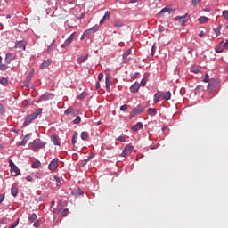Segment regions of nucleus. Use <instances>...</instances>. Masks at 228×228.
<instances>
[{"label": "nucleus", "mask_w": 228, "mask_h": 228, "mask_svg": "<svg viewBox=\"0 0 228 228\" xmlns=\"http://www.w3.org/2000/svg\"><path fill=\"white\" fill-rule=\"evenodd\" d=\"M28 146H29V149L37 151H40V149H44V147H45V142H44L40 139H36L32 142H30Z\"/></svg>", "instance_id": "obj_1"}, {"label": "nucleus", "mask_w": 228, "mask_h": 228, "mask_svg": "<svg viewBox=\"0 0 228 228\" xmlns=\"http://www.w3.org/2000/svg\"><path fill=\"white\" fill-rule=\"evenodd\" d=\"M9 167H11V175L12 177H17V175H20V169L13 163L12 159L9 160Z\"/></svg>", "instance_id": "obj_2"}, {"label": "nucleus", "mask_w": 228, "mask_h": 228, "mask_svg": "<svg viewBox=\"0 0 228 228\" xmlns=\"http://www.w3.org/2000/svg\"><path fill=\"white\" fill-rule=\"evenodd\" d=\"M219 83L218 79H211L208 83V91L210 92V94L216 92V86H218Z\"/></svg>", "instance_id": "obj_3"}, {"label": "nucleus", "mask_w": 228, "mask_h": 228, "mask_svg": "<svg viewBox=\"0 0 228 228\" xmlns=\"http://www.w3.org/2000/svg\"><path fill=\"white\" fill-rule=\"evenodd\" d=\"M143 111H145V107L143 105H138L130 112V118L140 115V113H143Z\"/></svg>", "instance_id": "obj_4"}, {"label": "nucleus", "mask_w": 228, "mask_h": 228, "mask_svg": "<svg viewBox=\"0 0 228 228\" xmlns=\"http://www.w3.org/2000/svg\"><path fill=\"white\" fill-rule=\"evenodd\" d=\"M41 111H36L30 115H28L27 118H25L24 126H29L31 124L32 120H34L36 118H37L40 115Z\"/></svg>", "instance_id": "obj_5"}, {"label": "nucleus", "mask_w": 228, "mask_h": 228, "mask_svg": "<svg viewBox=\"0 0 228 228\" xmlns=\"http://www.w3.org/2000/svg\"><path fill=\"white\" fill-rule=\"evenodd\" d=\"M52 99H54V94L45 93L43 95L39 97L38 102H40L41 101H51Z\"/></svg>", "instance_id": "obj_6"}, {"label": "nucleus", "mask_w": 228, "mask_h": 228, "mask_svg": "<svg viewBox=\"0 0 228 228\" xmlns=\"http://www.w3.org/2000/svg\"><path fill=\"white\" fill-rule=\"evenodd\" d=\"M131 56H133V54L131 53V48H130L123 53L124 63H129V61L131 60Z\"/></svg>", "instance_id": "obj_7"}, {"label": "nucleus", "mask_w": 228, "mask_h": 228, "mask_svg": "<svg viewBox=\"0 0 228 228\" xmlns=\"http://www.w3.org/2000/svg\"><path fill=\"white\" fill-rule=\"evenodd\" d=\"M56 168H58V159H53L48 165V169L51 170V172H54Z\"/></svg>", "instance_id": "obj_8"}, {"label": "nucleus", "mask_w": 228, "mask_h": 228, "mask_svg": "<svg viewBox=\"0 0 228 228\" xmlns=\"http://www.w3.org/2000/svg\"><path fill=\"white\" fill-rule=\"evenodd\" d=\"M26 41H16L14 47L15 49H22L23 51H26Z\"/></svg>", "instance_id": "obj_9"}, {"label": "nucleus", "mask_w": 228, "mask_h": 228, "mask_svg": "<svg viewBox=\"0 0 228 228\" xmlns=\"http://www.w3.org/2000/svg\"><path fill=\"white\" fill-rule=\"evenodd\" d=\"M76 37V33H72L63 43L62 47H68V45H70L72 44V40H74V37Z\"/></svg>", "instance_id": "obj_10"}, {"label": "nucleus", "mask_w": 228, "mask_h": 228, "mask_svg": "<svg viewBox=\"0 0 228 228\" xmlns=\"http://www.w3.org/2000/svg\"><path fill=\"white\" fill-rule=\"evenodd\" d=\"M13 60H15V56H13V53H9L5 54V63H7V65H10L12 61H13Z\"/></svg>", "instance_id": "obj_11"}, {"label": "nucleus", "mask_w": 228, "mask_h": 228, "mask_svg": "<svg viewBox=\"0 0 228 228\" xmlns=\"http://www.w3.org/2000/svg\"><path fill=\"white\" fill-rule=\"evenodd\" d=\"M181 19H184L183 20L180 21L182 26H184L185 22H188V19H190V17L188 16V14H185L184 16H177L175 18L176 20H181Z\"/></svg>", "instance_id": "obj_12"}, {"label": "nucleus", "mask_w": 228, "mask_h": 228, "mask_svg": "<svg viewBox=\"0 0 228 228\" xmlns=\"http://www.w3.org/2000/svg\"><path fill=\"white\" fill-rule=\"evenodd\" d=\"M225 49V46L224 45V41H222L218 46L215 48L216 53H224V50Z\"/></svg>", "instance_id": "obj_13"}, {"label": "nucleus", "mask_w": 228, "mask_h": 228, "mask_svg": "<svg viewBox=\"0 0 228 228\" xmlns=\"http://www.w3.org/2000/svg\"><path fill=\"white\" fill-rule=\"evenodd\" d=\"M111 79V76H110V74H107L105 77V86H106V90L107 92H110V81Z\"/></svg>", "instance_id": "obj_14"}, {"label": "nucleus", "mask_w": 228, "mask_h": 228, "mask_svg": "<svg viewBox=\"0 0 228 228\" xmlns=\"http://www.w3.org/2000/svg\"><path fill=\"white\" fill-rule=\"evenodd\" d=\"M111 79V76H110V74H107L105 77V86H106V90L107 92H110V81Z\"/></svg>", "instance_id": "obj_15"}, {"label": "nucleus", "mask_w": 228, "mask_h": 228, "mask_svg": "<svg viewBox=\"0 0 228 228\" xmlns=\"http://www.w3.org/2000/svg\"><path fill=\"white\" fill-rule=\"evenodd\" d=\"M139 129H143V123L142 122H138L137 124L134 125L132 126V130L133 131H138Z\"/></svg>", "instance_id": "obj_16"}, {"label": "nucleus", "mask_w": 228, "mask_h": 228, "mask_svg": "<svg viewBox=\"0 0 228 228\" xmlns=\"http://www.w3.org/2000/svg\"><path fill=\"white\" fill-rule=\"evenodd\" d=\"M162 95H163V93L161 91L157 92L154 94V98H153L154 102H159V99H161Z\"/></svg>", "instance_id": "obj_17"}, {"label": "nucleus", "mask_w": 228, "mask_h": 228, "mask_svg": "<svg viewBox=\"0 0 228 228\" xmlns=\"http://www.w3.org/2000/svg\"><path fill=\"white\" fill-rule=\"evenodd\" d=\"M171 12H172V9H171V8L166 7V8H163V9L159 12V17H163V15H165V13H171Z\"/></svg>", "instance_id": "obj_18"}, {"label": "nucleus", "mask_w": 228, "mask_h": 228, "mask_svg": "<svg viewBox=\"0 0 228 228\" xmlns=\"http://www.w3.org/2000/svg\"><path fill=\"white\" fill-rule=\"evenodd\" d=\"M110 15H111V12H110L109 11H107V12H105L104 16L101 19L100 24H103V23L105 22L106 19H110Z\"/></svg>", "instance_id": "obj_19"}, {"label": "nucleus", "mask_w": 228, "mask_h": 228, "mask_svg": "<svg viewBox=\"0 0 228 228\" xmlns=\"http://www.w3.org/2000/svg\"><path fill=\"white\" fill-rule=\"evenodd\" d=\"M162 98L164 101H170L172 99V93L170 91L166 92L163 95Z\"/></svg>", "instance_id": "obj_20"}, {"label": "nucleus", "mask_w": 228, "mask_h": 228, "mask_svg": "<svg viewBox=\"0 0 228 228\" xmlns=\"http://www.w3.org/2000/svg\"><path fill=\"white\" fill-rule=\"evenodd\" d=\"M99 26L94 25L93 28H89L88 30H86L84 35H88V33H95L97 32Z\"/></svg>", "instance_id": "obj_21"}, {"label": "nucleus", "mask_w": 228, "mask_h": 228, "mask_svg": "<svg viewBox=\"0 0 228 228\" xmlns=\"http://www.w3.org/2000/svg\"><path fill=\"white\" fill-rule=\"evenodd\" d=\"M124 27V22L120 20H116L114 21V28H123Z\"/></svg>", "instance_id": "obj_22"}, {"label": "nucleus", "mask_w": 228, "mask_h": 228, "mask_svg": "<svg viewBox=\"0 0 228 228\" xmlns=\"http://www.w3.org/2000/svg\"><path fill=\"white\" fill-rule=\"evenodd\" d=\"M191 72H192L193 74H199L200 72V66H192Z\"/></svg>", "instance_id": "obj_23"}, {"label": "nucleus", "mask_w": 228, "mask_h": 228, "mask_svg": "<svg viewBox=\"0 0 228 228\" xmlns=\"http://www.w3.org/2000/svg\"><path fill=\"white\" fill-rule=\"evenodd\" d=\"M49 65H51V60H46L45 61H43V63L41 64V69H47V67H49Z\"/></svg>", "instance_id": "obj_24"}, {"label": "nucleus", "mask_w": 228, "mask_h": 228, "mask_svg": "<svg viewBox=\"0 0 228 228\" xmlns=\"http://www.w3.org/2000/svg\"><path fill=\"white\" fill-rule=\"evenodd\" d=\"M147 112H148V115H151V117H155L157 110L154 108H149Z\"/></svg>", "instance_id": "obj_25"}, {"label": "nucleus", "mask_w": 228, "mask_h": 228, "mask_svg": "<svg viewBox=\"0 0 228 228\" xmlns=\"http://www.w3.org/2000/svg\"><path fill=\"white\" fill-rule=\"evenodd\" d=\"M139 90H140V84H138V83L134 84V85L132 86V87H131V91H132V92L136 93V92H138Z\"/></svg>", "instance_id": "obj_26"}, {"label": "nucleus", "mask_w": 228, "mask_h": 228, "mask_svg": "<svg viewBox=\"0 0 228 228\" xmlns=\"http://www.w3.org/2000/svg\"><path fill=\"white\" fill-rule=\"evenodd\" d=\"M208 20H209V18H208L206 16H201L199 18L200 24H206V22H208Z\"/></svg>", "instance_id": "obj_27"}, {"label": "nucleus", "mask_w": 228, "mask_h": 228, "mask_svg": "<svg viewBox=\"0 0 228 228\" xmlns=\"http://www.w3.org/2000/svg\"><path fill=\"white\" fill-rule=\"evenodd\" d=\"M86 60H88V55L82 56L77 59V63H79L81 65V63H85V61H86Z\"/></svg>", "instance_id": "obj_28"}, {"label": "nucleus", "mask_w": 228, "mask_h": 228, "mask_svg": "<svg viewBox=\"0 0 228 228\" xmlns=\"http://www.w3.org/2000/svg\"><path fill=\"white\" fill-rule=\"evenodd\" d=\"M11 193L12 197H17V195L19 194V189H17V187H12Z\"/></svg>", "instance_id": "obj_29"}, {"label": "nucleus", "mask_w": 228, "mask_h": 228, "mask_svg": "<svg viewBox=\"0 0 228 228\" xmlns=\"http://www.w3.org/2000/svg\"><path fill=\"white\" fill-rule=\"evenodd\" d=\"M51 140L53 144L60 145V141H58V138L56 137V135H52Z\"/></svg>", "instance_id": "obj_30"}, {"label": "nucleus", "mask_w": 228, "mask_h": 228, "mask_svg": "<svg viewBox=\"0 0 228 228\" xmlns=\"http://www.w3.org/2000/svg\"><path fill=\"white\" fill-rule=\"evenodd\" d=\"M41 163L39 160H36L35 162L32 163L31 168H38L40 167Z\"/></svg>", "instance_id": "obj_31"}, {"label": "nucleus", "mask_w": 228, "mask_h": 228, "mask_svg": "<svg viewBox=\"0 0 228 228\" xmlns=\"http://www.w3.org/2000/svg\"><path fill=\"white\" fill-rule=\"evenodd\" d=\"M1 85H3V86H6L8 85V78L6 77H2L0 80Z\"/></svg>", "instance_id": "obj_32"}, {"label": "nucleus", "mask_w": 228, "mask_h": 228, "mask_svg": "<svg viewBox=\"0 0 228 228\" xmlns=\"http://www.w3.org/2000/svg\"><path fill=\"white\" fill-rule=\"evenodd\" d=\"M125 149L127 152H133V151H134V146L127 145Z\"/></svg>", "instance_id": "obj_33"}, {"label": "nucleus", "mask_w": 228, "mask_h": 228, "mask_svg": "<svg viewBox=\"0 0 228 228\" xmlns=\"http://www.w3.org/2000/svg\"><path fill=\"white\" fill-rule=\"evenodd\" d=\"M88 138V132H82L81 133V139L86 140Z\"/></svg>", "instance_id": "obj_34"}, {"label": "nucleus", "mask_w": 228, "mask_h": 228, "mask_svg": "<svg viewBox=\"0 0 228 228\" xmlns=\"http://www.w3.org/2000/svg\"><path fill=\"white\" fill-rule=\"evenodd\" d=\"M81 123V117L77 116L74 120L73 124L77 125Z\"/></svg>", "instance_id": "obj_35"}, {"label": "nucleus", "mask_w": 228, "mask_h": 228, "mask_svg": "<svg viewBox=\"0 0 228 228\" xmlns=\"http://www.w3.org/2000/svg\"><path fill=\"white\" fill-rule=\"evenodd\" d=\"M53 179L55 180V182L57 183V186H61V182L60 180V177L54 175Z\"/></svg>", "instance_id": "obj_36"}, {"label": "nucleus", "mask_w": 228, "mask_h": 228, "mask_svg": "<svg viewBox=\"0 0 228 228\" xmlns=\"http://www.w3.org/2000/svg\"><path fill=\"white\" fill-rule=\"evenodd\" d=\"M68 213H69V208L63 209L61 212V216H63L65 218V216H67Z\"/></svg>", "instance_id": "obj_37"}, {"label": "nucleus", "mask_w": 228, "mask_h": 228, "mask_svg": "<svg viewBox=\"0 0 228 228\" xmlns=\"http://www.w3.org/2000/svg\"><path fill=\"white\" fill-rule=\"evenodd\" d=\"M203 83H209V74H205V77L203 79Z\"/></svg>", "instance_id": "obj_38"}, {"label": "nucleus", "mask_w": 228, "mask_h": 228, "mask_svg": "<svg viewBox=\"0 0 228 228\" xmlns=\"http://www.w3.org/2000/svg\"><path fill=\"white\" fill-rule=\"evenodd\" d=\"M30 222H35L37 220V214L33 213L29 217Z\"/></svg>", "instance_id": "obj_39"}, {"label": "nucleus", "mask_w": 228, "mask_h": 228, "mask_svg": "<svg viewBox=\"0 0 228 228\" xmlns=\"http://www.w3.org/2000/svg\"><path fill=\"white\" fill-rule=\"evenodd\" d=\"M35 177H36V179H42V174L40 172H36Z\"/></svg>", "instance_id": "obj_40"}, {"label": "nucleus", "mask_w": 228, "mask_h": 228, "mask_svg": "<svg viewBox=\"0 0 228 228\" xmlns=\"http://www.w3.org/2000/svg\"><path fill=\"white\" fill-rule=\"evenodd\" d=\"M223 17H224V19H228V10H224V11H223Z\"/></svg>", "instance_id": "obj_41"}, {"label": "nucleus", "mask_w": 228, "mask_h": 228, "mask_svg": "<svg viewBox=\"0 0 228 228\" xmlns=\"http://www.w3.org/2000/svg\"><path fill=\"white\" fill-rule=\"evenodd\" d=\"M200 1H202V0H192L191 1L192 6H197V4H199Z\"/></svg>", "instance_id": "obj_42"}, {"label": "nucleus", "mask_w": 228, "mask_h": 228, "mask_svg": "<svg viewBox=\"0 0 228 228\" xmlns=\"http://www.w3.org/2000/svg\"><path fill=\"white\" fill-rule=\"evenodd\" d=\"M127 154H129V152L126 151V149H124L123 151H122V153H121V156H122V158H126V157L127 156Z\"/></svg>", "instance_id": "obj_43"}, {"label": "nucleus", "mask_w": 228, "mask_h": 228, "mask_svg": "<svg viewBox=\"0 0 228 228\" xmlns=\"http://www.w3.org/2000/svg\"><path fill=\"white\" fill-rule=\"evenodd\" d=\"M127 108H128V106L127 105H122L121 107H120V111H127Z\"/></svg>", "instance_id": "obj_44"}, {"label": "nucleus", "mask_w": 228, "mask_h": 228, "mask_svg": "<svg viewBox=\"0 0 228 228\" xmlns=\"http://www.w3.org/2000/svg\"><path fill=\"white\" fill-rule=\"evenodd\" d=\"M72 113V108H69L65 110L64 115H70Z\"/></svg>", "instance_id": "obj_45"}, {"label": "nucleus", "mask_w": 228, "mask_h": 228, "mask_svg": "<svg viewBox=\"0 0 228 228\" xmlns=\"http://www.w3.org/2000/svg\"><path fill=\"white\" fill-rule=\"evenodd\" d=\"M31 138V134H28L23 140H25L27 142H29V139Z\"/></svg>", "instance_id": "obj_46"}, {"label": "nucleus", "mask_w": 228, "mask_h": 228, "mask_svg": "<svg viewBox=\"0 0 228 228\" xmlns=\"http://www.w3.org/2000/svg\"><path fill=\"white\" fill-rule=\"evenodd\" d=\"M8 69V66L6 64H0V70H6Z\"/></svg>", "instance_id": "obj_47"}, {"label": "nucleus", "mask_w": 228, "mask_h": 228, "mask_svg": "<svg viewBox=\"0 0 228 228\" xmlns=\"http://www.w3.org/2000/svg\"><path fill=\"white\" fill-rule=\"evenodd\" d=\"M214 32L216 33V37L220 35V28H214Z\"/></svg>", "instance_id": "obj_48"}, {"label": "nucleus", "mask_w": 228, "mask_h": 228, "mask_svg": "<svg viewBox=\"0 0 228 228\" xmlns=\"http://www.w3.org/2000/svg\"><path fill=\"white\" fill-rule=\"evenodd\" d=\"M40 224H41L40 220L36 221V222L34 223V227H36V228L40 227Z\"/></svg>", "instance_id": "obj_49"}, {"label": "nucleus", "mask_w": 228, "mask_h": 228, "mask_svg": "<svg viewBox=\"0 0 228 228\" xmlns=\"http://www.w3.org/2000/svg\"><path fill=\"white\" fill-rule=\"evenodd\" d=\"M29 81H31V77H28L25 82H24V86H29Z\"/></svg>", "instance_id": "obj_50"}, {"label": "nucleus", "mask_w": 228, "mask_h": 228, "mask_svg": "<svg viewBox=\"0 0 228 228\" xmlns=\"http://www.w3.org/2000/svg\"><path fill=\"white\" fill-rule=\"evenodd\" d=\"M2 113H4V106L0 103V115H2Z\"/></svg>", "instance_id": "obj_51"}, {"label": "nucleus", "mask_w": 228, "mask_h": 228, "mask_svg": "<svg viewBox=\"0 0 228 228\" xmlns=\"http://www.w3.org/2000/svg\"><path fill=\"white\" fill-rule=\"evenodd\" d=\"M88 161H90V157H88V159L83 160L82 167H85V165H86V163H88Z\"/></svg>", "instance_id": "obj_52"}, {"label": "nucleus", "mask_w": 228, "mask_h": 228, "mask_svg": "<svg viewBox=\"0 0 228 228\" xmlns=\"http://www.w3.org/2000/svg\"><path fill=\"white\" fill-rule=\"evenodd\" d=\"M154 53H156V45H153V46L151 47V54L152 56H154Z\"/></svg>", "instance_id": "obj_53"}, {"label": "nucleus", "mask_w": 228, "mask_h": 228, "mask_svg": "<svg viewBox=\"0 0 228 228\" xmlns=\"http://www.w3.org/2000/svg\"><path fill=\"white\" fill-rule=\"evenodd\" d=\"M118 142H126V137H124V136H119V137L118 138Z\"/></svg>", "instance_id": "obj_54"}, {"label": "nucleus", "mask_w": 228, "mask_h": 228, "mask_svg": "<svg viewBox=\"0 0 228 228\" xmlns=\"http://www.w3.org/2000/svg\"><path fill=\"white\" fill-rule=\"evenodd\" d=\"M28 142L23 139L20 143H19V145L20 146H24V145H26Z\"/></svg>", "instance_id": "obj_55"}, {"label": "nucleus", "mask_w": 228, "mask_h": 228, "mask_svg": "<svg viewBox=\"0 0 228 228\" xmlns=\"http://www.w3.org/2000/svg\"><path fill=\"white\" fill-rule=\"evenodd\" d=\"M102 77H104V74L100 73V74L98 75V81H101V80L102 79Z\"/></svg>", "instance_id": "obj_56"}, {"label": "nucleus", "mask_w": 228, "mask_h": 228, "mask_svg": "<svg viewBox=\"0 0 228 228\" xmlns=\"http://www.w3.org/2000/svg\"><path fill=\"white\" fill-rule=\"evenodd\" d=\"M26 181H28L29 183H31V181H33V178L30 175H28L26 177Z\"/></svg>", "instance_id": "obj_57"}, {"label": "nucleus", "mask_w": 228, "mask_h": 228, "mask_svg": "<svg viewBox=\"0 0 228 228\" xmlns=\"http://www.w3.org/2000/svg\"><path fill=\"white\" fill-rule=\"evenodd\" d=\"M3 200H4V194L0 195V204L3 202Z\"/></svg>", "instance_id": "obj_58"}, {"label": "nucleus", "mask_w": 228, "mask_h": 228, "mask_svg": "<svg viewBox=\"0 0 228 228\" xmlns=\"http://www.w3.org/2000/svg\"><path fill=\"white\" fill-rule=\"evenodd\" d=\"M159 31L161 33L163 31H165V28H163V26H159Z\"/></svg>", "instance_id": "obj_59"}, {"label": "nucleus", "mask_w": 228, "mask_h": 228, "mask_svg": "<svg viewBox=\"0 0 228 228\" xmlns=\"http://www.w3.org/2000/svg\"><path fill=\"white\" fill-rule=\"evenodd\" d=\"M146 81H145V79H142V81H141V86H145V85H146Z\"/></svg>", "instance_id": "obj_60"}, {"label": "nucleus", "mask_w": 228, "mask_h": 228, "mask_svg": "<svg viewBox=\"0 0 228 228\" xmlns=\"http://www.w3.org/2000/svg\"><path fill=\"white\" fill-rule=\"evenodd\" d=\"M95 88H96V90H99V88H101V83L97 82Z\"/></svg>", "instance_id": "obj_61"}, {"label": "nucleus", "mask_w": 228, "mask_h": 228, "mask_svg": "<svg viewBox=\"0 0 228 228\" xmlns=\"http://www.w3.org/2000/svg\"><path fill=\"white\" fill-rule=\"evenodd\" d=\"M201 88H204V86H198L196 87V90H201Z\"/></svg>", "instance_id": "obj_62"}, {"label": "nucleus", "mask_w": 228, "mask_h": 228, "mask_svg": "<svg viewBox=\"0 0 228 228\" xmlns=\"http://www.w3.org/2000/svg\"><path fill=\"white\" fill-rule=\"evenodd\" d=\"M199 37H204V31H200V34H199Z\"/></svg>", "instance_id": "obj_63"}, {"label": "nucleus", "mask_w": 228, "mask_h": 228, "mask_svg": "<svg viewBox=\"0 0 228 228\" xmlns=\"http://www.w3.org/2000/svg\"><path fill=\"white\" fill-rule=\"evenodd\" d=\"M223 45H224V47L228 46V40L225 43H223Z\"/></svg>", "instance_id": "obj_64"}]
</instances>
